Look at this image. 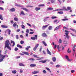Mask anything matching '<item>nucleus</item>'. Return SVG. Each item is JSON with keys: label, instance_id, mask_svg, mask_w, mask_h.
I'll return each instance as SVG.
<instances>
[{"label": "nucleus", "instance_id": "1", "mask_svg": "<svg viewBox=\"0 0 76 76\" xmlns=\"http://www.w3.org/2000/svg\"><path fill=\"white\" fill-rule=\"evenodd\" d=\"M9 41L8 40H7L5 43V48H10V47L9 46V44L10 46H12V44L9 43Z\"/></svg>", "mask_w": 76, "mask_h": 76}, {"label": "nucleus", "instance_id": "2", "mask_svg": "<svg viewBox=\"0 0 76 76\" xmlns=\"http://www.w3.org/2000/svg\"><path fill=\"white\" fill-rule=\"evenodd\" d=\"M1 50H0V58H1L0 59V62H1V61H3V59H4L5 58V56H2L1 54Z\"/></svg>", "mask_w": 76, "mask_h": 76}, {"label": "nucleus", "instance_id": "3", "mask_svg": "<svg viewBox=\"0 0 76 76\" xmlns=\"http://www.w3.org/2000/svg\"><path fill=\"white\" fill-rule=\"evenodd\" d=\"M38 35H36L34 37H31V39H32V40H35L37 39V37Z\"/></svg>", "mask_w": 76, "mask_h": 76}, {"label": "nucleus", "instance_id": "4", "mask_svg": "<svg viewBox=\"0 0 76 76\" xmlns=\"http://www.w3.org/2000/svg\"><path fill=\"white\" fill-rule=\"evenodd\" d=\"M47 61H50V60H45L44 61V60H41L39 61V62L40 63H45L46 62H47Z\"/></svg>", "mask_w": 76, "mask_h": 76}, {"label": "nucleus", "instance_id": "5", "mask_svg": "<svg viewBox=\"0 0 76 76\" xmlns=\"http://www.w3.org/2000/svg\"><path fill=\"white\" fill-rule=\"evenodd\" d=\"M22 9L24 10H25V11H26V12H29V10L26 8L23 7L22 8Z\"/></svg>", "mask_w": 76, "mask_h": 76}, {"label": "nucleus", "instance_id": "6", "mask_svg": "<svg viewBox=\"0 0 76 76\" xmlns=\"http://www.w3.org/2000/svg\"><path fill=\"white\" fill-rule=\"evenodd\" d=\"M10 11L12 12H15V9L14 8H12L10 10Z\"/></svg>", "mask_w": 76, "mask_h": 76}, {"label": "nucleus", "instance_id": "7", "mask_svg": "<svg viewBox=\"0 0 76 76\" xmlns=\"http://www.w3.org/2000/svg\"><path fill=\"white\" fill-rule=\"evenodd\" d=\"M28 60H29L30 61H31L32 62H33L34 61V60H35V59L33 58H29L28 59Z\"/></svg>", "mask_w": 76, "mask_h": 76}, {"label": "nucleus", "instance_id": "8", "mask_svg": "<svg viewBox=\"0 0 76 76\" xmlns=\"http://www.w3.org/2000/svg\"><path fill=\"white\" fill-rule=\"evenodd\" d=\"M61 26V25H60V26H58L56 27L55 28V30H56V31L58 30V29H60Z\"/></svg>", "mask_w": 76, "mask_h": 76}, {"label": "nucleus", "instance_id": "9", "mask_svg": "<svg viewBox=\"0 0 76 76\" xmlns=\"http://www.w3.org/2000/svg\"><path fill=\"white\" fill-rule=\"evenodd\" d=\"M65 57L66 59V60L68 61H71V60H70V59H69V56H65Z\"/></svg>", "mask_w": 76, "mask_h": 76}, {"label": "nucleus", "instance_id": "10", "mask_svg": "<svg viewBox=\"0 0 76 76\" xmlns=\"http://www.w3.org/2000/svg\"><path fill=\"white\" fill-rule=\"evenodd\" d=\"M36 66V64H31L30 65V67H35Z\"/></svg>", "mask_w": 76, "mask_h": 76}, {"label": "nucleus", "instance_id": "11", "mask_svg": "<svg viewBox=\"0 0 76 76\" xmlns=\"http://www.w3.org/2000/svg\"><path fill=\"white\" fill-rule=\"evenodd\" d=\"M42 36L43 37H47V35L45 33L42 34Z\"/></svg>", "mask_w": 76, "mask_h": 76}, {"label": "nucleus", "instance_id": "12", "mask_svg": "<svg viewBox=\"0 0 76 76\" xmlns=\"http://www.w3.org/2000/svg\"><path fill=\"white\" fill-rule=\"evenodd\" d=\"M47 53L48 54H49V55H51V53L50 51H49L48 48L47 49Z\"/></svg>", "mask_w": 76, "mask_h": 76}, {"label": "nucleus", "instance_id": "13", "mask_svg": "<svg viewBox=\"0 0 76 76\" xmlns=\"http://www.w3.org/2000/svg\"><path fill=\"white\" fill-rule=\"evenodd\" d=\"M1 27L3 28H7V26H4V25H1Z\"/></svg>", "mask_w": 76, "mask_h": 76}, {"label": "nucleus", "instance_id": "14", "mask_svg": "<svg viewBox=\"0 0 76 76\" xmlns=\"http://www.w3.org/2000/svg\"><path fill=\"white\" fill-rule=\"evenodd\" d=\"M40 9H41V8L40 7H36L35 9V10L36 11H38V10H40Z\"/></svg>", "mask_w": 76, "mask_h": 76}, {"label": "nucleus", "instance_id": "15", "mask_svg": "<svg viewBox=\"0 0 76 76\" xmlns=\"http://www.w3.org/2000/svg\"><path fill=\"white\" fill-rule=\"evenodd\" d=\"M22 53L24 54H25V55H26L27 56H28L29 55V53L27 52H23Z\"/></svg>", "mask_w": 76, "mask_h": 76}, {"label": "nucleus", "instance_id": "16", "mask_svg": "<svg viewBox=\"0 0 76 76\" xmlns=\"http://www.w3.org/2000/svg\"><path fill=\"white\" fill-rule=\"evenodd\" d=\"M25 15V13H24V12H23V11H22L21 12L20 15Z\"/></svg>", "mask_w": 76, "mask_h": 76}, {"label": "nucleus", "instance_id": "17", "mask_svg": "<svg viewBox=\"0 0 76 76\" xmlns=\"http://www.w3.org/2000/svg\"><path fill=\"white\" fill-rule=\"evenodd\" d=\"M11 42L12 44V43H13L12 46V47H14V46H15V42H14V41L11 40Z\"/></svg>", "mask_w": 76, "mask_h": 76}, {"label": "nucleus", "instance_id": "18", "mask_svg": "<svg viewBox=\"0 0 76 76\" xmlns=\"http://www.w3.org/2000/svg\"><path fill=\"white\" fill-rule=\"evenodd\" d=\"M50 24H48V25H45L44 26H43L42 27V29H45V28H47V26H48V25H49Z\"/></svg>", "mask_w": 76, "mask_h": 76}, {"label": "nucleus", "instance_id": "19", "mask_svg": "<svg viewBox=\"0 0 76 76\" xmlns=\"http://www.w3.org/2000/svg\"><path fill=\"white\" fill-rule=\"evenodd\" d=\"M52 60L53 62H55L56 61V57H53L52 58Z\"/></svg>", "mask_w": 76, "mask_h": 76}, {"label": "nucleus", "instance_id": "20", "mask_svg": "<svg viewBox=\"0 0 76 76\" xmlns=\"http://www.w3.org/2000/svg\"><path fill=\"white\" fill-rule=\"evenodd\" d=\"M39 72L38 71H34L32 72V74H37V73H38Z\"/></svg>", "mask_w": 76, "mask_h": 76}, {"label": "nucleus", "instance_id": "21", "mask_svg": "<svg viewBox=\"0 0 76 76\" xmlns=\"http://www.w3.org/2000/svg\"><path fill=\"white\" fill-rule=\"evenodd\" d=\"M62 9L63 10H66V11H68V10H67V9H66V7H62Z\"/></svg>", "mask_w": 76, "mask_h": 76}, {"label": "nucleus", "instance_id": "22", "mask_svg": "<svg viewBox=\"0 0 76 76\" xmlns=\"http://www.w3.org/2000/svg\"><path fill=\"white\" fill-rule=\"evenodd\" d=\"M65 32H66L65 34L66 35H69V31H68L65 30Z\"/></svg>", "mask_w": 76, "mask_h": 76}, {"label": "nucleus", "instance_id": "23", "mask_svg": "<svg viewBox=\"0 0 76 76\" xmlns=\"http://www.w3.org/2000/svg\"><path fill=\"white\" fill-rule=\"evenodd\" d=\"M19 66H23L24 67L25 66V65H24V64L22 63L19 64Z\"/></svg>", "mask_w": 76, "mask_h": 76}, {"label": "nucleus", "instance_id": "24", "mask_svg": "<svg viewBox=\"0 0 76 76\" xmlns=\"http://www.w3.org/2000/svg\"><path fill=\"white\" fill-rule=\"evenodd\" d=\"M14 20H15V21L18 22V18L17 17H15L14 18Z\"/></svg>", "mask_w": 76, "mask_h": 76}, {"label": "nucleus", "instance_id": "25", "mask_svg": "<svg viewBox=\"0 0 76 76\" xmlns=\"http://www.w3.org/2000/svg\"><path fill=\"white\" fill-rule=\"evenodd\" d=\"M50 1L52 3H55L56 0H50Z\"/></svg>", "mask_w": 76, "mask_h": 76}, {"label": "nucleus", "instance_id": "26", "mask_svg": "<svg viewBox=\"0 0 76 76\" xmlns=\"http://www.w3.org/2000/svg\"><path fill=\"white\" fill-rule=\"evenodd\" d=\"M42 43L44 44L45 46H47V43H46L44 41H42Z\"/></svg>", "mask_w": 76, "mask_h": 76}, {"label": "nucleus", "instance_id": "27", "mask_svg": "<svg viewBox=\"0 0 76 76\" xmlns=\"http://www.w3.org/2000/svg\"><path fill=\"white\" fill-rule=\"evenodd\" d=\"M52 27L51 26H50L49 27L48 29L49 30H50L52 29Z\"/></svg>", "mask_w": 76, "mask_h": 76}, {"label": "nucleus", "instance_id": "28", "mask_svg": "<svg viewBox=\"0 0 76 76\" xmlns=\"http://www.w3.org/2000/svg\"><path fill=\"white\" fill-rule=\"evenodd\" d=\"M33 57H37V58H39V57H38V56L37 55L34 54L33 55Z\"/></svg>", "mask_w": 76, "mask_h": 76}, {"label": "nucleus", "instance_id": "29", "mask_svg": "<svg viewBox=\"0 0 76 76\" xmlns=\"http://www.w3.org/2000/svg\"><path fill=\"white\" fill-rule=\"evenodd\" d=\"M64 44H67V40H65L64 41H63Z\"/></svg>", "mask_w": 76, "mask_h": 76}, {"label": "nucleus", "instance_id": "30", "mask_svg": "<svg viewBox=\"0 0 76 76\" xmlns=\"http://www.w3.org/2000/svg\"><path fill=\"white\" fill-rule=\"evenodd\" d=\"M17 71L16 70H13L12 71V73L13 74H15L16 73Z\"/></svg>", "mask_w": 76, "mask_h": 76}, {"label": "nucleus", "instance_id": "31", "mask_svg": "<svg viewBox=\"0 0 76 76\" xmlns=\"http://www.w3.org/2000/svg\"><path fill=\"white\" fill-rule=\"evenodd\" d=\"M0 19L2 20H3V16H2V15H0Z\"/></svg>", "mask_w": 76, "mask_h": 76}, {"label": "nucleus", "instance_id": "32", "mask_svg": "<svg viewBox=\"0 0 76 76\" xmlns=\"http://www.w3.org/2000/svg\"><path fill=\"white\" fill-rule=\"evenodd\" d=\"M57 47V48H60V46H59V45H58L57 46L56 45H55L54 46V48H56Z\"/></svg>", "mask_w": 76, "mask_h": 76}, {"label": "nucleus", "instance_id": "33", "mask_svg": "<svg viewBox=\"0 0 76 76\" xmlns=\"http://www.w3.org/2000/svg\"><path fill=\"white\" fill-rule=\"evenodd\" d=\"M17 46L19 48H22V46H21L19 44H18Z\"/></svg>", "mask_w": 76, "mask_h": 76}, {"label": "nucleus", "instance_id": "34", "mask_svg": "<svg viewBox=\"0 0 76 76\" xmlns=\"http://www.w3.org/2000/svg\"><path fill=\"white\" fill-rule=\"evenodd\" d=\"M16 25H17L16 24V23H15L13 24V27H15L16 26Z\"/></svg>", "mask_w": 76, "mask_h": 76}, {"label": "nucleus", "instance_id": "35", "mask_svg": "<svg viewBox=\"0 0 76 76\" xmlns=\"http://www.w3.org/2000/svg\"><path fill=\"white\" fill-rule=\"evenodd\" d=\"M21 26L23 29H25V26H24V25L22 24L21 25Z\"/></svg>", "mask_w": 76, "mask_h": 76}, {"label": "nucleus", "instance_id": "36", "mask_svg": "<svg viewBox=\"0 0 76 76\" xmlns=\"http://www.w3.org/2000/svg\"><path fill=\"white\" fill-rule=\"evenodd\" d=\"M70 50V49L69 48L68 49V50H67V53H71V51L70 50Z\"/></svg>", "mask_w": 76, "mask_h": 76}, {"label": "nucleus", "instance_id": "37", "mask_svg": "<svg viewBox=\"0 0 76 76\" xmlns=\"http://www.w3.org/2000/svg\"><path fill=\"white\" fill-rule=\"evenodd\" d=\"M59 67H61V66L60 65H56V68H58Z\"/></svg>", "mask_w": 76, "mask_h": 76}, {"label": "nucleus", "instance_id": "38", "mask_svg": "<svg viewBox=\"0 0 76 76\" xmlns=\"http://www.w3.org/2000/svg\"><path fill=\"white\" fill-rule=\"evenodd\" d=\"M45 5L43 4H40V5H38L39 7H43V6H44Z\"/></svg>", "mask_w": 76, "mask_h": 76}, {"label": "nucleus", "instance_id": "39", "mask_svg": "<svg viewBox=\"0 0 76 76\" xmlns=\"http://www.w3.org/2000/svg\"><path fill=\"white\" fill-rule=\"evenodd\" d=\"M16 6H17V7H22V6L20 5H19L18 4H16L15 5Z\"/></svg>", "mask_w": 76, "mask_h": 76}, {"label": "nucleus", "instance_id": "40", "mask_svg": "<svg viewBox=\"0 0 76 76\" xmlns=\"http://www.w3.org/2000/svg\"><path fill=\"white\" fill-rule=\"evenodd\" d=\"M53 9L52 8H51V7H50L49 8H48L47 9V10H53Z\"/></svg>", "mask_w": 76, "mask_h": 76}, {"label": "nucleus", "instance_id": "41", "mask_svg": "<svg viewBox=\"0 0 76 76\" xmlns=\"http://www.w3.org/2000/svg\"><path fill=\"white\" fill-rule=\"evenodd\" d=\"M58 13H59V14H61V15L62 14H63V12H61V11L58 12Z\"/></svg>", "mask_w": 76, "mask_h": 76}, {"label": "nucleus", "instance_id": "42", "mask_svg": "<svg viewBox=\"0 0 76 76\" xmlns=\"http://www.w3.org/2000/svg\"><path fill=\"white\" fill-rule=\"evenodd\" d=\"M67 29V28L66 27V26H64L63 27V30L64 31V30H66Z\"/></svg>", "mask_w": 76, "mask_h": 76}, {"label": "nucleus", "instance_id": "43", "mask_svg": "<svg viewBox=\"0 0 76 76\" xmlns=\"http://www.w3.org/2000/svg\"><path fill=\"white\" fill-rule=\"evenodd\" d=\"M2 57H4V56H5V58L6 57H8V55H2L1 54Z\"/></svg>", "mask_w": 76, "mask_h": 76}, {"label": "nucleus", "instance_id": "44", "mask_svg": "<svg viewBox=\"0 0 76 76\" xmlns=\"http://www.w3.org/2000/svg\"><path fill=\"white\" fill-rule=\"evenodd\" d=\"M72 47H73V48H75V47H76V45H72Z\"/></svg>", "mask_w": 76, "mask_h": 76}, {"label": "nucleus", "instance_id": "45", "mask_svg": "<svg viewBox=\"0 0 76 76\" xmlns=\"http://www.w3.org/2000/svg\"><path fill=\"white\" fill-rule=\"evenodd\" d=\"M62 20H63V21H65L66 20H68V19L67 18H65L64 19H62Z\"/></svg>", "mask_w": 76, "mask_h": 76}, {"label": "nucleus", "instance_id": "46", "mask_svg": "<svg viewBox=\"0 0 76 76\" xmlns=\"http://www.w3.org/2000/svg\"><path fill=\"white\" fill-rule=\"evenodd\" d=\"M20 43L21 44H24V41H21L20 42Z\"/></svg>", "mask_w": 76, "mask_h": 76}, {"label": "nucleus", "instance_id": "47", "mask_svg": "<svg viewBox=\"0 0 76 76\" xmlns=\"http://www.w3.org/2000/svg\"><path fill=\"white\" fill-rule=\"evenodd\" d=\"M8 34L10 35V32H11V31L9 29H8Z\"/></svg>", "mask_w": 76, "mask_h": 76}, {"label": "nucleus", "instance_id": "48", "mask_svg": "<svg viewBox=\"0 0 76 76\" xmlns=\"http://www.w3.org/2000/svg\"><path fill=\"white\" fill-rule=\"evenodd\" d=\"M66 38H67L68 39H69L70 38V36H69V35H66Z\"/></svg>", "mask_w": 76, "mask_h": 76}, {"label": "nucleus", "instance_id": "49", "mask_svg": "<svg viewBox=\"0 0 76 76\" xmlns=\"http://www.w3.org/2000/svg\"><path fill=\"white\" fill-rule=\"evenodd\" d=\"M56 18H57V17H54V16H52L51 17L52 19H56Z\"/></svg>", "mask_w": 76, "mask_h": 76}, {"label": "nucleus", "instance_id": "50", "mask_svg": "<svg viewBox=\"0 0 76 76\" xmlns=\"http://www.w3.org/2000/svg\"><path fill=\"white\" fill-rule=\"evenodd\" d=\"M67 10H70L71 9V8H70V7H67Z\"/></svg>", "mask_w": 76, "mask_h": 76}, {"label": "nucleus", "instance_id": "51", "mask_svg": "<svg viewBox=\"0 0 76 76\" xmlns=\"http://www.w3.org/2000/svg\"><path fill=\"white\" fill-rule=\"evenodd\" d=\"M26 33H27V34H29V29H27L26 30Z\"/></svg>", "mask_w": 76, "mask_h": 76}, {"label": "nucleus", "instance_id": "52", "mask_svg": "<svg viewBox=\"0 0 76 76\" xmlns=\"http://www.w3.org/2000/svg\"><path fill=\"white\" fill-rule=\"evenodd\" d=\"M61 42H62V41L61 40V39H59V43L61 44Z\"/></svg>", "mask_w": 76, "mask_h": 76}, {"label": "nucleus", "instance_id": "53", "mask_svg": "<svg viewBox=\"0 0 76 76\" xmlns=\"http://www.w3.org/2000/svg\"><path fill=\"white\" fill-rule=\"evenodd\" d=\"M39 46V44H37L35 45V48H37Z\"/></svg>", "mask_w": 76, "mask_h": 76}, {"label": "nucleus", "instance_id": "54", "mask_svg": "<svg viewBox=\"0 0 76 76\" xmlns=\"http://www.w3.org/2000/svg\"><path fill=\"white\" fill-rule=\"evenodd\" d=\"M45 69L47 70H48V71H50V69L46 67Z\"/></svg>", "mask_w": 76, "mask_h": 76}, {"label": "nucleus", "instance_id": "55", "mask_svg": "<svg viewBox=\"0 0 76 76\" xmlns=\"http://www.w3.org/2000/svg\"><path fill=\"white\" fill-rule=\"evenodd\" d=\"M16 37L17 39H19V37H18V35H16Z\"/></svg>", "mask_w": 76, "mask_h": 76}, {"label": "nucleus", "instance_id": "56", "mask_svg": "<svg viewBox=\"0 0 76 76\" xmlns=\"http://www.w3.org/2000/svg\"><path fill=\"white\" fill-rule=\"evenodd\" d=\"M61 48H58V51H60L61 50L60 49H61Z\"/></svg>", "mask_w": 76, "mask_h": 76}, {"label": "nucleus", "instance_id": "57", "mask_svg": "<svg viewBox=\"0 0 76 76\" xmlns=\"http://www.w3.org/2000/svg\"><path fill=\"white\" fill-rule=\"evenodd\" d=\"M42 72H43V73H44V74L47 73V72H46V71L45 70L43 71Z\"/></svg>", "mask_w": 76, "mask_h": 76}, {"label": "nucleus", "instance_id": "58", "mask_svg": "<svg viewBox=\"0 0 76 76\" xmlns=\"http://www.w3.org/2000/svg\"><path fill=\"white\" fill-rule=\"evenodd\" d=\"M27 25H28V26H30V27H31L32 26H31V24H29L28 23H27Z\"/></svg>", "mask_w": 76, "mask_h": 76}, {"label": "nucleus", "instance_id": "59", "mask_svg": "<svg viewBox=\"0 0 76 76\" xmlns=\"http://www.w3.org/2000/svg\"><path fill=\"white\" fill-rule=\"evenodd\" d=\"M34 32H29V34H34Z\"/></svg>", "mask_w": 76, "mask_h": 76}, {"label": "nucleus", "instance_id": "60", "mask_svg": "<svg viewBox=\"0 0 76 76\" xmlns=\"http://www.w3.org/2000/svg\"><path fill=\"white\" fill-rule=\"evenodd\" d=\"M73 53H75V48H73Z\"/></svg>", "mask_w": 76, "mask_h": 76}, {"label": "nucleus", "instance_id": "61", "mask_svg": "<svg viewBox=\"0 0 76 76\" xmlns=\"http://www.w3.org/2000/svg\"><path fill=\"white\" fill-rule=\"evenodd\" d=\"M75 70H72L71 71V73H75Z\"/></svg>", "mask_w": 76, "mask_h": 76}, {"label": "nucleus", "instance_id": "62", "mask_svg": "<svg viewBox=\"0 0 76 76\" xmlns=\"http://www.w3.org/2000/svg\"><path fill=\"white\" fill-rule=\"evenodd\" d=\"M20 73H22V72H23V70L22 69H20Z\"/></svg>", "mask_w": 76, "mask_h": 76}, {"label": "nucleus", "instance_id": "63", "mask_svg": "<svg viewBox=\"0 0 76 76\" xmlns=\"http://www.w3.org/2000/svg\"><path fill=\"white\" fill-rule=\"evenodd\" d=\"M18 48H15V51H18Z\"/></svg>", "mask_w": 76, "mask_h": 76}, {"label": "nucleus", "instance_id": "64", "mask_svg": "<svg viewBox=\"0 0 76 76\" xmlns=\"http://www.w3.org/2000/svg\"><path fill=\"white\" fill-rule=\"evenodd\" d=\"M0 76H3V73H0Z\"/></svg>", "mask_w": 76, "mask_h": 76}]
</instances>
